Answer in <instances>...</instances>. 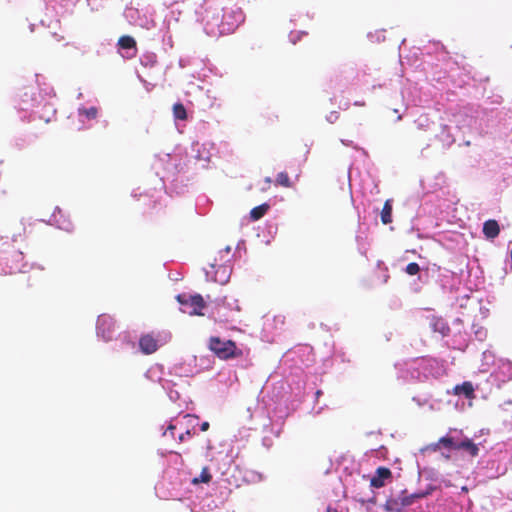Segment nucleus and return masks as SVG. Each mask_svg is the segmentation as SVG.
<instances>
[{"mask_svg": "<svg viewBox=\"0 0 512 512\" xmlns=\"http://www.w3.org/2000/svg\"><path fill=\"white\" fill-rule=\"evenodd\" d=\"M334 356H335V358H340L342 362L346 361L344 352H335Z\"/></svg>", "mask_w": 512, "mask_h": 512, "instance_id": "49", "label": "nucleus"}, {"mask_svg": "<svg viewBox=\"0 0 512 512\" xmlns=\"http://www.w3.org/2000/svg\"><path fill=\"white\" fill-rule=\"evenodd\" d=\"M230 258H227L223 263L215 262L211 264V269L215 270V276L213 278V281L218 282L220 284H225L228 282L230 275H231V266L229 265Z\"/></svg>", "mask_w": 512, "mask_h": 512, "instance_id": "21", "label": "nucleus"}, {"mask_svg": "<svg viewBox=\"0 0 512 512\" xmlns=\"http://www.w3.org/2000/svg\"><path fill=\"white\" fill-rule=\"evenodd\" d=\"M116 331V322L114 318L108 314H101L96 322V335L105 342L112 340Z\"/></svg>", "mask_w": 512, "mask_h": 512, "instance_id": "13", "label": "nucleus"}, {"mask_svg": "<svg viewBox=\"0 0 512 512\" xmlns=\"http://www.w3.org/2000/svg\"><path fill=\"white\" fill-rule=\"evenodd\" d=\"M198 372L196 358L190 357L175 363L169 370V375L177 377H191Z\"/></svg>", "mask_w": 512, "mask_h": 512, "instance_id": "15", "label": "nucleus"}, {"mask_svg": "<svg viewBox=\"0 0 512 512\" xmlns=\"http://www.w3.org/2000/svg\"><path fill=\"white\" fill-rule=\"evenodd\" d=\"M139 347L144 354H152L159 348L157 339L152 334L143 335L139 340Z\"/></svg>", "mask_w": 512, "mask_h": 512, "instance_id": "27", "label": "nucleus"}, {"mask_svg": "<svg viewBox=\"0 0 512 512\" xmlns=\"http://www.w3.org/2000/svg\"><path fill=\"white\" fill-rule=\"evenodd\" d=\"M419 271H420V266L415 262L409 263L405 268V272L412 276L418 274Z\"/></svg>", "mask_w": 512, "mask_h": 512, "instance_id": "40", "label": "nucleus"}, {"mask_svg": "<svg viewBox=\"0 0 512 512\" xmlns=\"http://www.w3.org/2000/svg\"><path fill=\"white\" fill-rule=\"evenodd\" d=\"M276 184L283 186V187H287V188L292 187V183H291L289 176L286 172H280L277 174Z\"/></svg>", "mask_w": 512, "mask_h": 512, "instance_id": "36", "label": "nucleus"}, {"mask_svg": "<svg viewBox=\"0 0 512 512\" xmlns=\"http://www.w3.org/2000/svg\"><path fill=\"white\" fill-rule=\"evenodd\" d=\"M195 15L210 37L231 34L245 21L244 12L235 0H204Z\"/></svg>", "mask_w": 512, "mask_h": 512, "instance_id": "1", "label": "nucleus"}, {"mask_svg": "<svg viewBox=\"0 0 512 512\" xmlns=\"http://www.w3.org/2000/svg\"><path fill=\"white\" fill-rule=\"evenodd\" d=\"M169 463L161 480L156 484L155 491L159 498L180 500L189 492V486L198 484L199 479L191 478L182 467L180 454L170 451Z\"/></svg>", "mask_w": 512, "mask_h": 512, "instance_id": "2", "label": "nucleus"}, {"mask_svg": "<svg viewBox=\"0 0 512 512\" xmlns=\"http://www.w3.org/2000/svg\"><path fill=\"white\" fill-rule=\"evenodd\" d=\"M223 307H224V308H226V307H227V308H229V309H231V310H235V311H237V312H239V311H240V307H239V305H238V301H237V300H234V299H233V300L225 299V300L223 301Z\"/></svg>", "mask_w": 512, "mask_h": 512, "instance_id": "41", "label": "nucleus"}, {"mask_svg": "<svg viewBox=\"0 0 512 512\" xmlns=\"http://www.w3.org/2000/svg\"><path fill=\"white\" fill-rule=\"evenodd\" d=\"M118 46L125 58H132L136 53V42L130 36H122L118 41Z\"/></svg>", "mask_w": 512, "mask_h": 512, "instance_id": "26", "label": "nucleus"}, {"mask_svg": "<svg viewBox=\"0 0 512 512\" xmlns=\"http://www.w3.org/2000/svg\"><path fill=\"white\" fill-rule=\"evenodd\" d=\"M429 325L434 332H438L442 336L448 335L450 330L447 322L441 317L433 316L429 321Z\"/></svg>", "mask_w": 512, "mask_h": 512, "instance_id": "29", "label": "nucleus"}, {"mask_svg": "<svg viewBox=\"0 0 512 512\" xmlns=\"http://www.w3.org/2000/svg\"><path fill=\"white\" fill-rule=\"evenodd\" d=\"M394 368L397 380L402 383L418 381L420 377V374H418L417 359L396 362Z\"/></svg>", "mask_w": 512, "mask_h": 512, "instance_id": "11", "label": "nucleus"}, {"mask_svg": "<svg viewBox=\"0 0 512 512\" xmlns=\"http://www.w3.org/2000/svg\"><path fill=\"white\" fill-rule=\"evenodd\" d=\"M154 168L157 170L156 173L163 182V185L166 181H174L178 172L176 158L172 157L170 154H165L157 159Z\"/></svg>", "mask_w": 512, "mask_h": 512, "instance_id": "9", "label": "nucleus"}, {"mask_svg": "<svg viewBox=\"0 0 512 512\" xmlns=\"http://www.w3.org/2000/svg\"><path fill=\"white\" fill-rule=\"evenodd\" d=\"M391 477V471L385 467H379L376 470V475L371 478V486L374 488H381L385 484V480Z\"/></svg>", "mask_w": 512, "mask_h": 512, "instance_id": "28", "label": "nucleus"}, {"mask_svg": "<svg viewBox=\"0 0 512 512\" xmlns=\"http://www.w3.org/2000/svg\"><path fill=\"white\" fill-rule=\"evenodd\" d=\"M49 224L55 225L58 229L69 233L74 229L73 223L70 221V219L62 214L59 208L55 209V212L49 220Z\"/></svg>", "mask_w": 512, "mask_h": 512, "instance_id": "22", "label": "nucleus"}, {"mask_svg": "<svg viewBox=\"0 0 512 512\" xmlns=\"http://www.w3.org/2000/svg\"><path fill=\"white\" fill-rule=\"evenodd\" d=\"M231 254V247L226 246L223 250L219 251L218 257L215 259V262L223 263L227 258L232 259Z\"/></svg>", "mask_w": 512, "mask_h": 512, "instance_id": "38", "label": "nucleus"}, {"mask_svg": "<svg viewBox=\"0 0 512 512\" xmlns=\"http://www.w3.org/2000/svg\"><path fill=\"white\" fill-rule=\"evenodd\" d=\"M457 304L460 308H472L476 309L479 305V302L476 298L471 297L469 295H464L460 299L457 300Z\"/></svg>", "mask_w": 512, "mask_h": 512, "instance_id": "34", "label": "nucleus"}, {"mask_svg": "<svg viewBox=\"0 0 512 512\" xmlns=\"http://www.w3.org/2000/svg\"><path fill=\"white\" fill-rule=\"evenodd\" d=\"M491 377L497 382V385L500 386L502 383H505L512 379V362L507 359H499L496 362V368L491 373Z\"/></svg>", "mask_w": 512, "mask_h": 512, "instance_id": "18", "label": "nucleus"}, {"mask_svg": "<svg viewBox=\"0 0 512 512\" xmlns=\"http://www.w3.org/2000/svg\"><path fill=\"white\" fill-rule=\"evenodd\" d=\"M138 190H139V189H137V190H134V191H133L132 196H133L134 198H137L138 196H142V192H139V193H138Z\"/></svg>", "mask_w": 512, "mask_h": 512, "instance_id": "52", "label": "nucleus"}, {"mask_svg": "<svg viewBox=\"0 0 512 512\" xmlns=\"http://www.w3.org/2000/svg\"><path fill=\"white\" fill-rule=\"evenodd\" d=\"M441 447L445 448L448 451L464 450L472 457H476L479 452L478 445L473 443L471 439H469V438L461 439L458 436L456 437L451 434L443 436L437 442L426 446L425 448L422 449V452H425V451L436 452Z\"/></svg>", "mask_w": 512, "mask_h": 512, "instance_id": "5", "label": "nucleus"}, {"mask_svg": "<svg viewBox=\"0 0 512 512\" xmlns=\"http://www.w3.org/2000/svg\"><path fill=\"white\" fill-rule=\"evenodd\" d=\"M209 274H210V272H209V271H206V276H207V278L209 277Z\"/></svg>", "mask_w": 512, "mask_h": 512, "instance_id": "57", "label": "nucleus"}, {"mask_svg": "<svg viewBox=\"0 0 512 512\" xmlns=\"http://www.w3.org/2000/svg\"><path fill=\"white\" fill-rule=\"evenodd\" d=\"M306 33L304 31H297V32H290L289 34V41L292 43V44H296L303 35H305Z\"/></svg>", "mask_w": 512, "mask_h": 512, "instance_id": "44", "label": "nucleus"}, {"mask_svg": "<svg viewBox=\"0 0 512 512\" xmlns=\"http://www.w3.org/2000/svg\"><path fill=\"white\" fill-rule=\"evenodd\" d=\"M270 209V205L268 203H263L259 206L254 207L250 211V218L252 221H257L262 218Z\"/></svg>", "mask_w": 512, "mask_h": 512, "instance_id": "33", "label": "nucleus"}, {"mask_svg": "<svg viewBox=\"0 0 512 512\" xmlns=\"http://www.w3.org/2000/svg\"><path fill=\"white\" fill-rule=\"evenodd\" d=\"M173 115L176 120H185L187 118V111L183 104L175 103L173 105Z\"/></svg>", "mask_w": 512, "mask_h": 512, "instance_id": "35", "label": "nucleus"}, {"mask_svg": "<svg viewBox=\"0 0 512 512\" xmlns=\"http://www.w3.org/2000/svg\"><path fill=\"white\" fill-rule=\"evenodd\" d=\"M264 436L262 438V445L266 448H270L273 445V437H279L282 429V423H273L269 417H263L262 423Z\"/></svg>", "mask_w": 512, "mask_h": 512, "instance_id": "16", "label": "nucleus"}, {"mask_svg": "<svg viewBox=\"0 0 512 512\" xmlns=\"http://www.w3.org/2000/svg\"><path fill=\"white\" fill-rule=\"evenodd\" d=\"M198 421L199 418L195 415L179 414L169 421L163 432V436L177 440L178 443H183L190 439L192 434L195 433V427L198 425Z\"/></svg>", "mask_w": 512, "mask_h": 512, "instance_id": "4", "label": "nucleus"}, {"mask_svg": "<svg viewBox=\"0 0 512 512\" xmlns=\"http://www.w3.org/2000/svg\"><path fill=\"white\" fill-rule=\"evenodd\" d=\"M209 428V423L208 422H203L201 425H200V430L201 431H206L208 430Z\"/></svg>", "mask_w": 512, "mask_h": 512, "instance_id": "51", "label": "nucleus"}, {"mask_svg": "<svg viewBox=\"0 0 512 512\" xmlns=\"http://www.w3.org/2000/svg\"><path fill=\"white\" fill-rule=\"evenodd\" d=\"M264 182H265V184H266V185H270V184H271V182H272L271 177H266V178L264 179Z\"/></svg>", "mask_w": 512, "mask_h": 512, "instance_id": "53", "label": "nucleus"}, {"mask_svg": "<svg viewBox=\"0 0 512 512\" xmlns=\"http://www.w3.org/2000/svg\"><path fill=\"white\" fill-rule=\"evenodd\" d=\"M163 42H164V45L167 46L168 48L173 47L171 30L167 29L166 33L163 36Z\"/></svg>", "mask_w": 512, "mask_h": 512, "instance_id": "45", "label": "nucleus"}, {"mask_svg": "<svg viewBox=\"0 0 512 512\" xmlns=\"http://www.w3.org/2000/svg\"><path fill=\"white\" fill-rule=\"evenodd\" d=\"M368 38L371 40V41H377V42H380L382 40H384V30L382 31H377L375 33H368Z\"/></svg>", "mask_w": 512, "mask_h": 512, "instance_id": "43", "label": "nucleus"}, {"mask_svg": "<svg viewBox=\"0 0 512 512\" xmlns=\"http://www.w3.org/2000/svg\"><path fill=\"white\" fill-rule=\"evenodd\" d=\"M197 478L199 479L198 483H208L211 480V474L209 473V469L207 467H204L202 469L200 476Z\"/></svg>", "mask_w": 512, "mask_h": 512, "instance_id": "42", "label": "nucleus"}, {"mask_svg": "<svg viewBox=\"0 0 512 512\" xmlns=\"http://www.w3.org/2000/svg\"><path fill=\"white\" fill-rule=\"evenodd\" d=\"M23 254L20 251H15L13 254L12 264L9 265L6 269H2V272L5 274H13V273H25L29 271L31 268L27 263H22Z\"/></svg>", "mask_w": 512, "mask_h": 512, "instance_id": "23", "label": "nucleus"}, {"mask_svg": "<svg viewBox=\"0 0 512 512\" xmlns=\"http://www.w3.org/2000/svg\"><path fill=\"white\" fill-rule=\"evenodd\" d=\"M412 400L418 405V406H424L427 403V400L425 398L420 397H413Z\"/></svg>", "mask_w": 512, "mask_h": 512, "instance_id": "48", "label": "nucleus"}, {"mask_svg": "<svg viewBox=\"0 0 512 512\" xmlns=\"http://www.w3.org/2000/svg\"><path fill=\"white\" fill-rule=\"evenodd\" d=\"M439 132L436 133L435 137L442 143L443 149L450 148L455 142V137L451 133V128L445 124L438 125Z\"/></svg>", "mask_w": 512, "mask_h": 512, "instance_id": "25", "label": "nucleus"}, {"mask_svg": "<svg viewBox=\"0 0 512 512\" xmlns=\"http://www.w3.org/2000/svg\"><path fill=\"white\" fill-rule=\"evenodd\" d=\"M453 394L458 397V400L455 403L456 406H458L459 400H462V405L467 401L468 406H471V401L474 398V387L471 382H463L453 388Z\"/></svg>", "mask_w": 512, "mask_h": 512, "instance_id": "20", "label": "nucleus"}, {"mask_svg": "<svg viewBox=\"0 0 512 512\" xmlns=\"http://www.w3.org/2000/svg\"><path fill=\"white\" fill-rule=\"evenodd\" d=\"M381 221L383 224H389L392 222V200L387 199L381 211Z\"/></svg>", "mask_w": 512, "mask_h": 512, "instance_id": "32", "label": "nucleus"}, {"mask_svg": "<svg viewBox=\"0 0 512 512\" xmlns=\"http://www.w3.org/2000/svg\"><path fill=\"white\" fill-rule=\"evenodd\" d=\"M179 66L182 69H188L187 74L192 78L199 80L204 79L208 75V70L202 59L192 57H182L179 59Z\"/></svg>", "mask_w": 512, "mask_h": 512, "instance_id": "12", "label": "nucleus"}, {"mask_svg": "<svg viewBox=\"0 0 512 512\" xmlns=\"http://www.w3.org/2000/svg\"><path fill=\"white\" fill-rule=\"evenodd\" d=\"M321 394H322V391L318 390V391H316L315 396L319 397Z\"/></svg>", "mask_w": 512, "mask_h": 512, "instance_id": "55", "label": "nucleus"}, {"mask_svg": "<svg viewBox=\"0 0 512 512\" xmlns=\"http://www.w3.org/2000/svg\"><path fill=\"white\" fill-rule=\"evenodd\" d=\"M53 98V88L49 85L26 87L19 94L16 108L22 112H30V116L48 123L56 114Z\"/></svg>", "mask_w": 512, "mask_h": 512, "instance_id": "3", "label": "nucleus"}, {"mask_svg": "<svg viewBox=\"0 0 512 512\" xmlns=\"http://www.w3.org/2000/svg\"><path fill=\"white\" fill-rule=\"evenodd\" d=\"M327 512H331V508L330 507L327 508Z\"/></svg>", "mask_w": 512, "mask_h": 512, "instance_id": "58", "label": "nucleus"}, {"mask_svg": "<svg viewBox=\"0 0 512 512\" xmlns=\"http://www.w3.org/2000/svg\"><path fill=\"white\" fill-rule=\"evenodd\" d=\"M34 28H35V25H34V24H31V25H30V30H31V31H34Z\"/></svg>", "mask_w": 512, "mask_h": 512, "instance_id": "56", "label": "nucleus"}, {"mask_svg": "<svg viewBox=\"0 0 512 512\" xmlns=\"http://www.w3.org/2000/svg\"><path fill=\"white\" fill-rule=\"evenodd\" d=\"M209 348L221 359L233 358L241 353L235 342L231 340H221L219 337L210 338Z\"/></svg>", "mask_w": 512, "mask_h": 512, "instance_id": "10", "label": "nucleus"}, {"mask_svg": "<svg viewBox=\"0 0 512 512\" xmlns=\"http://www.w3.org/2000/svg\"><path fill=\"white\" fill-rule=\"evenodd\" d=\"M433 489H434L433 487H429V488H428L427 490H425V491H421V492H418V493L412 494V495H411V498H412V499H415V498H424V497H426V496L430 495V494L432 493ZM412 503H413V500L405 501V504H406V505H410V504H412Z\"/></svg>", "mask_w": 512, "mask_h": 512, "instance_id": "39", "label": "nucleus"}, {"mask_svg": "<svg viewBox=\"0 0 512 512\" xmlns=\"http://www.w3.org/2000/svg\"><path fill=\"white\" fill-rule=\"evenodd\" d=\"M99 115V109L96 106L87 107L80 105L77 109V117L80 125L78 130H85L91 127V121L96 120Z\"/></svg>", "mask_w": 512, "mask_h": 512, "instance_id": "17", "label": "nucleus"}, {"mask_svg": "<svg viewBox=\"0 0 512 512\" xmlns=\"http://www.w3.org/2000/svg\"><path fill=\"white\" fill-rule=\"evenodd\" d=\"M415 125L419 130H435L438 125L432 121L428 115L422 114L415 120Z\"/></svg>", "mask_w": 512, "mask_h": 512, "instance_id": "31", "label": "nucleus"}, {"mask_svg": "<svg viewBox=\"0 0 512 512\" xmlns=\"http://www.w3.org/2000/svg\"><path fill=\"white\" fill-rule=\"evenodd\" d=\"M475 338L479 341H483L486 338L487 332L482 327H478L474 330Z\"/></svg>", "mask_w": 512, "mask_h": 512, "instance_id": "46", "label": "nucleus"}, {"mask_svg": "<svg viewBox=\"0 0 512 512\" xmlns=\"http://www.w3.org/2000/svg\"><path fill=\"white\" fill-rule=\"evenodd\" d=\"M338 118H339V113L336 111H332L329 113V115H327L326 120L329 123H334L338 120Z\"/></svg>", "mask_w": 512, "mask_h": 512, "instance_id": "47", "label": "nucleus"}, {"mask_svg": "<svg viewBox=\"0 0 512 512\" xmlns=\"http://www.w3.org/2000/svg\"><path fill=\"white\" fill-rule=\"evenodd\" d=\"M417 366L418 374H420L418 381L438 379L445 374L443 362L435 358L417 359Z\"/></svg>", "mask_w": 512, "mask_h": 512, "instance_id": "7", "label": "nucleus"}, {"mask_svg": "<svg viewBox=\"0 0 512 512\" xmlns=\"http://www.w3.org/2000/svg\"><path fill=\"white\" fill-rule=\"evenodd\" d=\"M155 339H157V344L159 347L165 345L166 343H168L171 339V333L168 332V331H162V332H159L156 336H155Z\"/></svg>", "mask_w": 512, "mask_h": 512, "instance_id": "37", "label": "nucleus"}, {"mask_svg": "<svg viewBox=\"0 0 512 512\" xmlns=\"http://www.w3.org/2000/svg\"><path fill=\"white\" fill-rule=\"evenodd\" d=\"M163 375V366L159 364L153 365L145 373L147 379L158 382L161 385L172 402L178 401L180 399V393L178 390L174 389V387L177 386V383L171 379L163 377Z\"/></svg>", "mask_w": 512, "mask_h": 512, "instance_id": "6", "label": "nucleus"}, {"mask_svg": "<svg viewBox=\"0 0 512 512\" xmlns=\"http://www.w3.org/2000/svg\"><path fill=\"white\" fill-rule=\"evenodd\" d=\"M500 228L496 220H487L483 224V233L487 238L494 239L499 235Z\"/></svg>", "mask_w": 512, "mask_h": 512, "instance_id": "30", "label": "nucleus"}, {"mask_svg": "<svg viewBox=\"0 0 512 512\" xmlns=\"http://www.w3.org/2000/svg\"><path fill=\"white\" fill-rule=\"evenodd\" d=\"M216 152V147L213 143L205 141V142H194L191 146L192 156L198 161L201 162L202 167H206L210 162L212 156Z\"/></svg>", "mask_w": 512, "mask_h": 512, "instance_id": "14", "label": "nucleus"}, {"mask_svg": "<svg viewBox=\"0 0 512 512\" xmlns=\"http://www.w3.org/2000/svg\"><path fill=\"white\" fill-rule=\"evenodd\" d=\"M176 298L183 313L203 315L202 310L205 308V302L200 294L182 293L178 294Z\"/></svg>", "mask_w": 512, "mask_h": 512, "instance_id": "8", "label": "nucleus"}, {"mask_svg": "<svg viewBox=\"0 0 512 512\" xmlns=\"http://www.w3.org/2000/svg\"><path fill=\"white\" fill-rule=\"evenodd\" d=\"M354 105H356V106H363V105H364V102L356 101V102L354 103Z\"/></svg>", "mask_w": 512, "mask_h": 512, "instance_id": "54", "label": "nucleus"}, {"mask_svg": "<svg viewBox=\"0 0 512 512\" xmlns=\"http://www.w3.org/2000/svg\"><path fill=\"white\" fill-rule=\"evenodd\" d=\"M341 142L345 146H351V147L356 148V146L354 145L353 141H351V140L341 139Z\"/></svg>", "mask_w": 512, "mask_h": 512, "instance_id": "50", "label": "nucleus"}, {"mask_svg": "<svg viewBox=\"0 0 512 512\" xmlns=\"http://www.w3.org/2000/svg\"><path fill=\"white\" fill-rule=\"evenodd\" d=\"M171 1H172L173 5L168 10V12L166 13L165 18H164V24L166 26V29H168V30H171V28L179 22L182 12L179 9L178 4L180 2H183L184 0H171Z\"/></svg>", "mask_w": 512, "mask_h": 512, "instance_id": "24", "label": "nucleus"}, {"mask_svg": "<svg viewBox=\"0 0 512 512\" xmlns=\"http://www.w3.org/2000/svg\"><path fill=\"white\" fill-rule=\"evenodd\" d=\"M124 17L130 24L145 29H151L152 27H154L153 20L148 18L146 15L141 14V12L134 7H127L124 11Z\"/></svg>", "mask_w": 512, "mask_h": 512, "instance_id": "19", "label": "nucleus"}]
</instances>
